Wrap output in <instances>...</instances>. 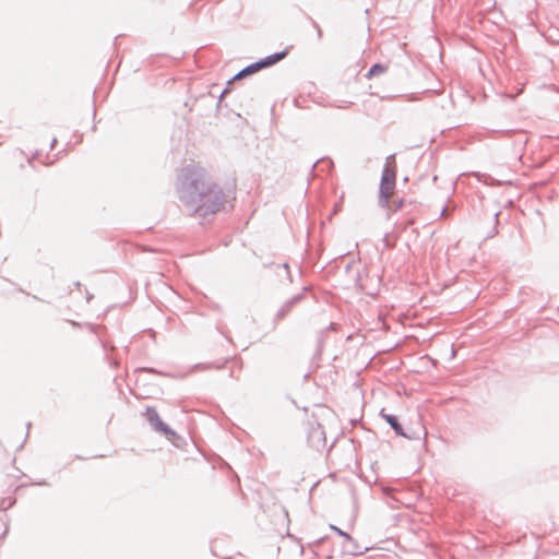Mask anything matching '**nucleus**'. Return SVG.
Instances as JSON below:
<instances>
[{"instance_id": "1", "label": "nucleus", "mask_w": 559, "mask_h": 559, "mask_svg": "<svg viewBox=\"0 0 559 559\" xmlns=\"http://www.w3.org/2000/svg\"><path fill=\"white\" fill-rule=\"evenodd\" d=\"M233 190H225L210 177L201 175L192 182L190 199L198 209L205 212L219 211L230 198Z\"/></svg>"}, {"instance_id": "9", "label": "nucleus", "mask_w": 559, "mask_h": 559, "mask_svg": "<svg viewBox=\"0 0 559 559\" xmlns=\"http://www.w3.org/2000/svg\"><path fill=\"white\" fill-rule=\"evenodd\" d=\"M384 68L380 64H374L371 67V69L369 70V73H368V76H374V75H378L382 72H384Z\"/></svg>"}, {"instance_id": "7", "label": "nucleus", "mask_w": 559, "mask_h": 559, "mask_svg": "<svg viewBox=\"0 0 559 559\" xmlns=\"http://www.w3.org/2000/svg\"><path fill=\"white\" fill-rule=\"evenodd\" d=\"M227 360H228L227 358L218 359V360H215L213 362L202 364V366L204 367V369H221V368H223L225 366Z\"/></svg>"}, {"instance_id": "12", "label": "nucleus", "mask_w": 559, "mask_h": 559, "mask_svg": "<svg viewBox=\"0 0 559 559\" xmlns=\"http://www.w3.org/2000/svg\"><path fill=\"white\" fill-rule=\"evenodd\" d=\"M8 532V528H5L4 531H2V537L7 534Z\"/></svg>"}, {"instance_id": "8", "label": "nucleus", "mask_w": 559, "mask_h": 559, "mask_svg": "<svg viewBox=\"0 0 559 559\" xmlns=\"http://www.w3.org/2000/svg\"><path fill=\"white\" fill-rule=\"evenodd\" d=\"M330 528L332 531H334L338 536L343 537L345 539V542H347V543L353 542V537L349 534H347L346 532L342 531L340 527H337L335 525H330Z\"/></svg>"}, {"instance_id": "11", "label": "nucleus", "mask_w": 559, "mask_h": 559, "mask_svg": "<svg viewBox=\"0 0 559 559\" xmlns=\"http://www.w3.org/2000/svg\"><path fill=\"white\" fill-rule=\"evenodd\" d=\"M56 142H57V140L53 138V139L51 140V143L49 144L50 148H52V147L55 146V143H56Z\"/></svg>"}, {"instance_id": "3", "label": "nucleus", "mask_w": 559, "mask_h": 559, "mask_svg": "<svg viewBox=\"0 0 559 559\" xmlns=\"http://www.w3.org/2000/svg\"><path fill=\"white\" fill-rule=\"evenodd\" d=\"M144 416L155 431L160 432L168 438L176 436V432L160 419L158 412L154 406H146Z\"/></svg>"}, {"instance_id": "2", "label": "nucleus", "mask_w": 559, "mask_h": 559, "mask_svg": "<svg viewBox=\"0 0 559 559\" xmlns=\"http://www.w3.org/2000/svg\"><path fill=\"white\" fill-rule=\"evenodd\" d=\"M395 179H396V167L394 164V159L392 162H388L385 168L382 173L381 183H380V202L383 206H386L390 210L396 211L401 209L402 202L397 204H391L390 198L394 194L395 189Z\"/></svg>"}, {"instance_id": "10", "label": "nucleus", "mask_w": 559, "mask_h": 559, "mask_svg": "<svg viewBox=\"0 0 559 559\" xmlns=\"http://www.w3.org/2000/svg\"><path fill=\"white\" fill-rule=\"evenodd\" d=\"M455 355H456V352H455V350L450 352L449 359H450V360H451V359H453V358L455 357Z\"/></svg>"}, {"instance_id": "5", "label": "nucleus", "mask_w": 559, "mask_h": 559, "mask_svg": "<svg viewBox=\"0 0 559 559\" xmlns=\"http://www.w3.org/2000/svg\"><path fill=\"white\" fill-rule=\"evenodd\" d=\"M380 416L390 425V427L394 430L397 436L405 437L407 439H412V436L407 435L402 425L400 424L397 417L392 414H384L383 409L380 412Z\"/></svg>"}, {"instance_id": "6", "label": "nucleus", "mask_w": 559, "mask_h": 559, "mask_svg": "<svg viewBox=\"0 0 559 559\" xmlns=\"http://www.w3.org/2000/svg\"><path fill=\"white\" fill-rule=\"evenodd\" d=\"M342 547L344 552L352 556L361 555L368 547L360 546L354 538L352 543L343 542Z\"/></svg>"}, {"instance_id": "4", "label": "nucleus", "mask_w": 559, "mask_h": 559, "mask_svg": "<svg viewBox=\"0 0 559 559\" xmlns=\"http://www.w3.org/2000/svg\"><path fill=\"white\" fill-rule=\"evenodd\" d=\"M287 55H288V50L286 49V50H284L282 52L269 56L265 59L261 60L260 62H257L255 64H252V66L246 68L245 70L239 72L236 75V78H241L243 75L254 73L255 71H258V70H260L262 68L270 67V66L278 62L280 60L284 59Z\"/></svg>"}]
</instances>
